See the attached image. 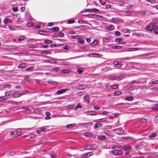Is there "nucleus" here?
<instances>
[{
    "label": "nucleus",
    "instance_id": "1",
    "mask_svg": "<svg viewBox=\"0 0 158 158\" xmlns=\"http://www.w3.org/2000/svg\"><path fill=\"white\" fill-rule=\"evenodd\" d=\"M112 153L115 156H118L122 154L123 152L121 150H114L112 151Z\"/></svg>",
    "mask_w": 158,
    "mask_h": 158
},
{
    "label": "nucleus",
    "instance_id": "2",
    "mask_svg": "<svg viewBox=\"0 0 158 158\" xmlns=\"http://www.w3.org/2000/svg\"><path fill=\"white\" fill-rule=\"evenodd\" d=\"M113 131L115 133L118 134H122L124 132V131L121 128H118L117 129H114Z\"/></svg>",
    "mask_w": 158,
    "mask_h": 158
},
{
    "label": "nucleus",
    "instance_id": "3",
    "mask_svg": "<svg viewBox=\"0 0 158 158\" xmlns=\"http://www.w3.org/2000/svg\"><path fill=\"white\" fill-rule=\"evenodd\" d=\"M154 27V25L152 23H150L146 27V30L149 31H152L153 30Z\"/></svg>",
    "mask_w": 158,
    "mask_h": 158
},
{
    "label": "nucleus",
    "instance_id": "4",
    "mask_svg": "<svg viewBox=\"0 0 158 158\" xmlns=\"http://www.w3.org/2000/svg\"><path fill=\"white\" fill-rule=\"evenodd\" d=\"M93 155V153L91 152H88L83 154L82 156V158H87Z\"/></svg>",
    "mask_w": 158,
    "mask_h": 158
},
{
    "label": "nucleus",
    "instance_id": "5",
    "mask_svg": "<svg viewBox=\"0 0 158 158\" xmlns=\"http://www.w3.org/2000/svg\"><path fill=\"white\" fill-rule=\"evenodd\" d=\"M85 113L87 115H94L96 114V111H89L85 112Z\"/></svg>",
    "mask_w": 158,
    "mask_h": 158
},
{
    "label": "nucleus",
    "instance_id": "6",
    "mask_svg": "<svg viewBox=\"0 0 158 158\" xmlns=\"http://www.w3.org/2000/svg\"><path fill=\"white\" fill-rule=\"evenodd\" d=\"M68 89H60L58 90L56 94H60L65 92Z\"/></svg>",
    "mask_w": 158,
    "mask_h": 158
},
{
    "label": "nucleus",
    "instance_id": "7",
    "mask_svg": "<svg viewBox=\"0 0 158 158\" xmlns=\"http://www.w3.org/2000/svg\"><path fill=\"white\" fill-rule=\"evenodd\" d=\"M123 148L125 151H128L131 149V147L129 145H125L123 146Z\"/></svg>",
    "mask_w": 158,
    "mask_h": 158
},
{
    "label": "nucleus",
    "instance_id": "8",
    "mask_svg": "<svg viewBox=\"0 0 158 158\" xmlns=\"http://www.w3.org/2000/svg\"><path fill=\"white\" fill-rule=\"evenodd\" d=\"M8 92H6L5 93V96H0V102L5 99L6 98V96L9 95V94H8Z\"/></svg>",
    "mask_w": 158,
    "mask_h": 158
},
{
    "label": "nucleus",
    "instance_id": "9",
    "mask_svg": "<svg viewBox=\"0 0 158 158\" xmlns=\"http://www.w3.org/2000/svg\"><path fill=\"white\" fill-rule=\"evenodd\" d=\"M102 126V124L99 123L98 121V123H96L94 126V128L95 129H96L99 127Z\"/></svg>",
    "mask_w": 158,
    "mask_h": 158
},
{
    "label": "nucleus",
    "instance_id": "10",
    "mask_svg": "<svg viewBox=\"0 0 158 158\" xmlns=\"http://www.w3.org/2000/svg\"><path fill=\"white\" fill-rule=\"evenodd\" d=\"M83 100L84 101L88 102V103H89V96L88 95H86L83 98Z\"/></svg>",
    "mask_w": 158,
    "mask_h": 158
},
{
    "label": "nucleus",
    "instance_id": "11",
    "mask_svg": "<svg viewBox=\"0 0 158 158\" xmlns=\"http://www.w3.org/2000/svg\"><path fill=\"white\" fill-rule=\"evenodd\" d=\"M89 56L90 57H99L100 56V54H98L97 53H92L91 54H89Z\"/></svg>",
    "mask_w": 158,
    "mask_h": 158
},
{
    "label": "nucleus",
    "instance_id": "12",
    "mask_svg": "<svg viewBox=\"0 0 158 158\" xmlns=\"http://www.w3.org/2000/svg\"><path fill=\"white\" fill-rule=\"evenodd\" d=\"M132 13V11L131 10L127 11L124 14V15L126 16L130 15Z\"/></svg>",
    "mask_w": 158,
    "mask_h": 158
},
{
    "label": "nucleus",
    "instance_id": "13",
    "mask_svg": "<svg viewBox=\"0 0 158 158\" xmlns=\"http://www.w3.org/2000/svg\"><path fill=\"white\" fill-rule=\"evenodd\" d=\"M122 79V78L118 77H110V79L113 80H116L119 81L120 80H121Z\"/></svg>",
    "mask_w": 158,
    "mask_h": 158
},
{
    "label": "nucleus",
    "instance_id": "14",
    "mask_svg": "<svg viewBox=\"0 0 158 158\" xmlns=\"http://www.w3.org/2000/svg\"><path fill=\"white\" fill-rule=\"evenodd\" d=\"M140 48H130L127 49L128 51H135L139 50Z\"/></svg>",
    "mask_w": 158,
    "mask_h": 158
},
{
    "label": "nucleus",
    "instance_id": "15",
    "mask_svg": "<svg viewBox=\"0 0 158 158\" xmlns=\"http://www.w3.org/2000/svg\"><path fill=\"white\" fill-rule=\"evenodd\" d=\"M84 71V70L83 68H78L77 69V72L79 74H81Z\"/></svg>",
    "mask_w": 158,
    "mask_h": 158
},
{
    "label": "nucleus",
    "instance_id": "16",
    "mask_svg": "<svg viewBox=\"0 0 158 158\" xmlns=\"http://www.w3.org/2000/svg\"><path fill=\"white\" fill-rule=\"evenodd\" d=\"M75 126V123H72L66 125V127L68 128H70L71 127H73Z\"/></svg>",
    "mask_w": 158,
    "mask_h": 158
},
{
    "label": "nucleus",
    "instance_id": "17",
    "mask_svg": "<svg viewBox=\"0 0 158 158\" xmlns=\"http://www.w3.org/2000/svg\"><path fill=\"white\" fill-rule=\"evenodd\" d=\"M124 100L126 101H132L133 100V98L132 97H125L124 98Z\"/></svg>",
    "mask_w": 158,
    "mask_h": 158
},
{
    "label": "nucleus",
    "instance_id": "18",
    "mask_svg": "<svg viewBox=\"0 0 158 158\" xmlns=\"http://www.w3.org/2000/svg\"><path fill=\"white\" fill-rule=\"evenodd\" d=\"M98 138L99 140H105L106 138L105 136L104 135H100L98 137Z\"/></svg>",
    "mask_w": 158,
    "mask_h": 158
},
{
    "label": "nucleus",
    "instance_id": "19",
    "mask_svg": "<svg viewBox=\"0 0 158 158\" xmlns=\"http://www.w3.org/2000/svg\"><path fill=\"white\" fill-rule=\"evenodd\" d=\"M92 135L91 133L88 132H85L84 133V135L86 137H90L92 136Z\"/></svg>",
    "mask_w": 158,
    "mask_h": 158
},
{
    "label": "nucleus",
    "instance_id": "20",
    "mask_svg": "<svg viewBox=\"0 0 158 158\" xmlns=\"http://www.w3.org/2000/svg\"><path fill=\"white\" fill-rule=\"evenodd\" d=\"M82 107V106L81 105V104L80 103H78L76 106L75 108V110H78V108H81Z\"/></svg>",
    "mask_w": 158,
    "mask_h": 158
},
{
    "label": "nucleus",
    "instance_id": "21",
    "mask_svg": "<svg viewBox=\"0 0 158 158\" xmlns=\"http://www.w3.org/2000/svg\"><path fill=\"white\" fill-rule=\"evenodd\" d=\"M114 28L113 25H110L109 26L107 27L106 29L107 30L111 31L113 30L114 29Z\"/></svg>",
    "mask_w": 158,
    "mask_h": 158
},
{
    "label": "nucleus",
    "instance_id": "22",
    "mask_svg": "<svg viewBox=\"0 0 158 158\" xmlns=\"http://www.w3.org/2000/svg\"><path fill=\"white\" fill-rule=\"evenodd\" d=\"M64 34L61 32H60L58 34H56L55 35V37H57L59 36H60L61 37H63L64 36Z\"/></svg>",
    "mask_w": 158,
    "mask_h": 158
},
{
    "label": "nucleus",
    "instance_id": "23",
    "mask_svg": "<svg viewBox=\"0 0 158 158\" xmlns=\"http://www.w3.org/2000/svg\"><path fill=\"white\" fill-rule=\"evenodd\" d=\"M114 65H117V67L118 68L120 67L121 66V64H120V63L119 62H117V61H114Z\"/></svg>",
    "mask_w": 158,
    "mask_h": 158
},
{
    "label": "nucleus",
    "instance_id": "24",
    "mask_svg": "<svg viewBox=\"0 0 158 158\" xmlns=\"http://www.w3.org/2000/svg\"><path fill=\"white\" fill-rule=\"evenodd\" d=\"M93 149L91 145H90L85 147V150H90Z\"/></svg>",
    "mask_w": 158,
    "mask_h": 158
},
{
    "label": "nucleus",
    "instance_id": "25",
    "mask_svg": "<svg viewBox=\"0 0 158 158\" xmlns=\"http://www.w3.org/2000/svg\"><path fill=\"white\" fill-rule=\"evenodd\" d=\"M26 67V65L25 64L23 63L21 64L19 66V68L23 69L25 68Z\"/></svg>",
    "mask_w": 158,
    "mask_h": 158
},
{
    "label": "nucleus",
    "instance_id": "26",
    "mask_svg": "<svg viewBox=\"0 0 158 158\" xmlns=\"http://www.w3.org/2000/svg\"><path fill=\"white\" fill-rule=\"evenodd\" d=\"M122 46L120 45H113L112 46V48L114 49H118L121 48H122Z\"/></svg>",
    "mask_w": 158,
    "mask_h": 158
},
{
    "label": "nucleus",
    "instance_id": "27",
    "mask_svg": "<svg viewBox=\"0 0 158 158\" xmlns=\"http://www.w3.org/2000/svg\"><path fill=\"white\" fill-rule=\"evenodd\" d=\"M122 92L120 91H116L114 93V96H118L120 95L121 94Z\"/></svg>",
    "mask_w": 158,
    "mask_h": 158
},
{
    "label": "nucleus",
    "instance_id": "28",
    "mask_svg": "<svg viewBox=\"0 0 158 158\" xmlns=\"http://www.w3.org/2000/svg\"><path fill=\"white\" fill-rule=\"evenodd\" d=\"M103 42L105 43H109L110 41V40L106 38H103Z\"/></svg>",
    "mask_w": 158,
    "mask_h": 158
},
{
    "label": "nucleus",
    "instance_id": "29",
    "mask_svg": "<svg viewBox=\"0 0 158 158\" xmlns=\"http://www.w3.org/2000/svg\"><path fill=\"white\" fill-rule=\"evenodd\" d=\"M44 42L46 44H51L52 43V41L50 40H44Z\"/></svg>",
    "mask_w": 158,
    "mask_h": 158
},
{
    "label": "nucleus",
    "instance_id": "30",
    "mask_svg": "<svg viewBox=\"0 0 158 158\" xmlns=\"http://www.w3.org/2000/svg\"><path fill=\"white\" fill-rule=\"evenodd\" d=\"M59 28L58 27H54L50 29V30L53 31H58L59 30Z\"/></svg>",
    "mask_w": 158,
    "mask_h": 158
},
{
    "label": "nucleus",
    "instance_id": "31",
    "mask_svg": "<svg viewBox=\"0 0 158 158\" xmlns=\"http://www.w3.org/2000/svg\"><path fill=\"white\" fill-rule=\"evenodd\" d=\"M154 32L155 34H158V27L156 26L155 27Z\"/></svg>",
    "mask_w": 158,
    "mask_h": 158
},
{
    "label": "nucleus",
    "instance_id": "32",
    "mask_svg": "<svg viewBox=\"0 0 158 158\" xmlns=\"http://www.w3.org/2000/svg\"><path fill=\"white\" fill-rule=\"evenodd\" d=\"M149 85L151 84H158V80H156L155 81H153L151 82H150L149 83Z\"/></svg>",
    "mask_w": 158,
    "mask_h": 158
},
{
    "label": "nucleus",
    "instance_id": "33",
    "mask_svg": "<svg viewBox=\"0 0 158 158\" xmlns=\"http://www.w3.org/2000/svg\"><path fill=\"white\" fill-rule=\"evenodd\" d=\"M40 110L39 109H35L34 110V112L35 113L40 114Z\"/></svg>",
    "mask_w": 158,
    "mask_h": 158
},
{
    "label": "nucleus",
    "instance_id": "34",
    "mask_svg": "<svg viewBox=\"0 0 158 158\" xmlns=\"http://www.w3.org/2000/svg\"><path fill=\"white\" fill-rule=\"evenodd\" d=\"M157 135V134L155 133H154L152 134L151 135H150L149 136V137L150 138H153V137H154L156 136Z\"/></svg>",
    "mask_w": 158,
    "mask_h": 158
},
{
    "label": "nucleus",
    "instance_id": "35",
    "mask_svg": "<svg viewBox=\"0 0 158 158\" xmlns=\"http://www.w3.org/2000/svg\"><path fill=\"white\" fill-rule=\"evenodd\" d=\"M118 87V85L116 84H114L112 85L111 87L112 89H116Z\"/></svg>",
    "mask_w": 158,
    "mask_h": 158
},
{
    "label": "nucleus",
    "instance_id": "36",
    "mask_svg": "<svg viewBox=\"0 0 158 158\" xmlns=\"http://www.w3.org/2000/svg\"><path fill=\"white\" fill-rule=\"evenodd\" d=\"M3 88H10L11 87V85L10 84H6L3 85L2 86Z\"/></svg>",
    "mask_w": 158,
    "mask_h": 158
},
{
    "label": "nucleus",
    "instance_id": "37",
    "mask_svg": "<svg viewBox=\"0 0 158 158\" xmlns=\"http://www.w3.org/2000/svg\"><path fill=\"white\" fill-rule=\"evenodd\" d=\"M24 39V37L23 36H21L18 38V40L19 41H20L23 40Z\"/></svg>",
    "mask_w": 158,
    "mask_h": 158
},
{
    "label": "nucleus",
    "instance_id": "38",
    "mask_svg": "<svg viewBox=\"0 0 158 158\" xmlns=\"http://www.w3.org/2000/svg\"><path fill=\"white\" fill-rule=\"evenodd\" d=\"M61 72L63 73H69V70L68 69H64L61 71Z\"/></svg>",
    "mask_w": 158,
    "mask_h": 158
},
{
    "label": "nucleus",
    "instance_id": "39",
    "mask_svg": "<svg viewBox=\"0 0 158 158\" xmlns=\"http://www.w3.org/2000/svg\"><path fill=\"white\" fill-rule=\"evenodd\" d=\"M112 20L113 22L116 24L119 22V20L117 19L113 18Z\"/></svg>",
    "mask_w": 158,
    "mask_h": 158
},
{
    "label": "nucleus",
    "instance_id": "40",
    "mask_svg": "<svg viewBox=\"0 0 158 158\" xmlns=\"http://www.w3.org/2000/svg\"><path fill=\"white\" fill-rule=\"evenodd\" d=\"M123 40L122 38H117L115 40V41L117 42H121Z\"/></svg>",
    "mask_w": 158,
    "mask_h": 158
},
{
    "label": "nucleus",
    "instance_id": "41",
    "mask_svg": "<svg viewBox=\"0 0 158 158\" xmlns=\"http://www.w3.org/2000/svg\"><path fill=\"white\" fill-rule=\"evenodd\" d=\"M34 69L33 67H29L27 68L26 69V70L27 71H32Z\"/></svg>",
    "mask_w": 158,
    "mask_h": 158
},
{
    "label": "nucleus",
    "instance_id": "42",
    "mask_svg": "<svg viewBox=\"0 0 158 158\" xmlns=\"http://www.w3.org/2000/svg\"><path fill=\"white\" fill-rule=\"evenodd\" d=\"M101 118V119H99L98 120V122H105L106 121V118Z\"/></svg>",
    "mask_w": 158,
    "mask_h": 158
},
{
    "label": "nucleus",
    "instance_id": "43",
    "mask_svg": "<svg viewBox=\"0 0 158 158\" xmlns=\"http://www.w3.org/2000/svg\"><path fill=\"white\" fill-rule=\"evenodd\" d=\"M140 121L142 123H144L146 122V119L145 118H142L140 120Z\"/></svg>",
    "mask_w": 158,
    "mask_h": 158
},
{
    "label": "nucleus",
    "instance_id": "44",
    "mask_svg": "<svg viewBox=\"0 0 158 158\" xmlns=\"http://www.w3.org/2000/svg\"><path fill=\"white\" fill-rule=\"evenodd\" d=\"M96 17L97 19L99 20H102L104 18L103 16L99 15H97Z\"/></svg>",
    "mask_w": 158,
    "mask_h": 158
},
{
    "label": "nucleus",
    "instance_id": "45",
    "mask_svg": "<svg viewBox=\"0 0 158 158\" xmlns=\"http://www.w3.org/2000/svg\"><path fill=\"white\" fill-rule=\"evenodd\" d=\"M99 11V10L97 9L96 8H94V9H90V12H98Z\"/></svg>",
    "mask_w": 158,
    "mask_h": 158
},
{
    "label": "nucleus",
    "instance_id": "46",
    "mask_svg": "<svg viewBox=\"0 0 158 158\" xmlns=\"http://www.w3.org/2000/svg\"><path fill=\"white\" fill-rule=\"evenodd\" d=\"M33 23H28L27 24V27H30L32 26Z\"/></svg>",
    "mask_w": 158,
    "mask_h": 158
},
{
    "label": "nucleus",
    "instance_id": "47",
    "mask_svg": "<svg viewBox=\"0 0 158 158\" xmlns=\"http://www.w3.org/2000/svg\"><path fill=\"white\" fill-rule=\"evenodd\" d=\"M152 9L153 10L156 9L158 10V5L152 6Z\"/></svg>",
    "mask_w": 158,
    "mask_h": 158
},
{
    "label": "nucleus",
    "instance_id": "48",
    "mask_svg": "<svg viewBox=\"0 0 158 158\" xmlns=\"http://www.w3.org/2000/svg\"><path fill=\"white\" fill-rule=\"evenodd\" d=\"M75 22L74 20H69L67 21V23L68 24L73 23Z\"/></svg>",
    "mask_w": 158,
    "mask_h": 158
},
{
    "label": "nucleus",
    "instance_id": "49",
    "mask_svg": "<svg viewBox=\"0 0 158 158\" xmlns=\"http://www.w3.org/2000/svg\"><path fill=\"white\" fill-rule=\"evenodd\" d=\"M109 112L106 111H103L101 114H100L101 115H104V114H107Z\"/></svg>",
    "mask_w": 158,
    "mask_h": 158
},
{
    "label": "nucleus",
    "instance_id": "50",
    "mask_svg": "<svg viewBox=\"0 0 158 158\" xmlns=\"http://www.w3.org/2000/svg\"><path fill=\"white\" fill-rule=\"evenodd\" d=\"M8 19H7L6 18H5L3 20V22L4 24H6V23H8Z\"/></svg>",
    "mask_w": 158,
    "mask_h": 158
},
{
    "label": "nucleus",
    "instance_id": "51",
    "mask_svg": "<svg viewBox=\"0 0 158 158\" xmlns=\"http://www.w3.org/2000/svg\"><path fill=\"white\" fill-rule=\"evenodd\" d=\"M21 134V132H17L16 133L15 135V137L18 136Z\"/></svg>",
    "mask_w": 158,
    "mask_h": 158
},
{
    "label": "nucleus",
    "instance_id": "52",
    "mask_svg": "<svg viewBox=\"0 0 158 158\" xmlns=\"http://www.w3.org/2000/svg\"><path fill=\"white\" fill-rule=\"evenodd\" d=\"M85 41L83 40H78V43H81V44H83L84 43Z\"/></svg>",
    "mask_w": 158,
    "mask_h": 158
},
{
    "label": "nucleus",
    "instance_id": "53",
    "mask_svg": "<svg viewBox=\"0 0 158 158\" xmlns=\"http://www.w3.org/2000/svg\"><path fill=\"white\" fill-rule=\"evenodd\" d=\"M94 109L96 110H99L100 109V107L98 106H95L94 107Z\"/></svg>",
    "mask_w": 158,
    "mask_h": 158
},
{
    "label": "nucleus",
    "instance_id": "54",
    "mask_svg": "<svg viewBox=\"0 0 158 158\" xmlns=\"http://www.w3.org/2000/svg\"><path fill=\"white\" fill-rule=\"evenodd\" d=\"M148 2H150L152 3H154L156 2V0H147Z\"/></svg>",
    "mask_w": 158,
    "mask_h": 158
},
{
    "label": "nucleus",
    "instance_id": "55",
    "mask_svg": "<svg viewBox=\"0 0 158 158\" xmlns=\"http://www.w3.org/2000/svg\"><path fill=\"white\" fill-rule=\"evenodd\" d=\"M115 34L116 35H117V36H119V35H121L119 31H116L115 33Z\"/></svg>",
    "mask_w": 158,
    "mask_h": 158
},
{
    "label": "nucleus",
    "instance_id": "56",
    "mask_svg": "<svg viewBox=\"0 0 158 158\" xmlns=\"http://www.w3.org/2000/svg\"><path fill=\"white\" fill-rule=\"evenodd\" d=\"M72 38L74 39H78L79 38V36L78 35H74L72 36Z\"/></svg>",
    "mask_w": 158,
    "mask_h": 158
},
{
    "label": "nucleus",
    "instance_id": "57",
    "mask_svg": "<svg viewBox=\"0 0 158 158\" xmlns=\"http://www.w3.org/2000/svg\"><path fill=\"white\" fill-rule=\"evenodd\" d=\"M50 46L51 47L53 48L57 47V45L56 44H52L50 45Z\"/></svg>",
    "mask_w": 158,
    "mask_h": 158
},
{
    "label": "nucleus",
    "instance_id": "58",
    "mask_svg": "<svg viewBox=\"0 0 158 158\" xmlns=\"http://www.w3.org/2000/svg\"><path fill=\"white\" fill-rule=\"evenodd\" d=\"M40 129L41 131L44 132L45 131V128L44 127H40Z\"/></svg>",
    "mask_w": 158,
    "mask_h": 158
},
{
    "label": "nucleus",
    "instance_id": "59",
    "mask_svg": "<svg viewBox=\"0 0 158 158\" xmlns=\"http://www.w3.org/2000/svg\"><path fill=\"white\" fill-rule=\"evenodd\" d=\"M12 10L14 12H16L18 11V9L17 7L16 8H13L12 9Z\"/></svg>",
    "mask_w": 158,
    "mask_h": 158
},
{
    "label": "nucleus",
    "instance_id": "60",
    "mask_svg": "<svg viewBox=\"0 0 158 158\" xmlns=\"http://www.w3.org/2000/svg\"><path fill=\"white\" fill-rule=\"evenodd\" d=\"M16 154L15 152H10L9 154L10 156L14 155Z\"/></svg>",
    "mask_w": 158,
    "mask_h": 158
},
{
    "label": "nucleus",
    "instance_id": "61",
    "mask_svg": "<svg viewBox=\"0 0 158 158\" xmlns=\"http://www.w3.org/2000/svg\"><path fill=\"white\" fill-rule=\"evenodd\" d=\"M58 70V68H55L52 69H51V71H57V70Z\"/></svg>",
    "mask_w": 158,
    "mask_h": 158
},
{
    "label": "nucleus",
    "instance_id": "62",
    "mask_svg": "<svg viewBox=\"0 0 158 158\" xmlns=\"http://www.w3.org/2000/svg\"><path fill=\"white\" fill-rule=\"evenodd\" d=\"M29 136L31 138H34L35 136V135L33 134H30Z\"/></svg>",
    "mask_w": 158,
    "mask_h": 158
},
{
    "label": "nucleus",
    "instance_id": "63",
    "mask_svg": "<svg viewBox=\"0 0 158 158\" xmlns=\"http://www.w3.org/2000/svg\"><path fill=\"white\" fill-rule=\"evenodd\" d=\"M25 9V7H22L20 8V10L21 11L23 12Z\"/></svg>",
    "mask_w": 158,
    "mask_h": 158
},
{
    "label": "nucleus",
    "instance_id": "64",
    "mask_svg": "<svg viewBox=\"0 0 158 158\" xmlns=\"http://www.w3.org/2000/svg\"><path fill=\"white\" fill-rule=\"evenodd\" d=\"M133 158H144V157L143 156L134 157Z\"/></svg>",
    "mask_w": 158,
    "mask_h": 158
}]
</instances>
